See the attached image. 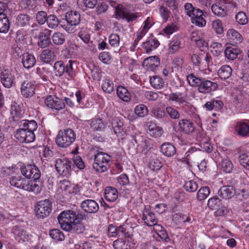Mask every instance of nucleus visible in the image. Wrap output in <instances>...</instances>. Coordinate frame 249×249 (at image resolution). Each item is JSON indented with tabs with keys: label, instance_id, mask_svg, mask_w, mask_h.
<instances>
[{
	"label": "nucleus",
	"instance_id": "obj_33",
	"mask_svg": "<svg viewBox=\"0 0 249 249\" xmlns=\"http://www.w3.org/2000/svg\"><path fill=\"white\" fill-rule=\"evenodd\" d=\"M118 96L124 102H128L130 100V94L128 90L123 86H119L117 89Z\"/></svg>",
	"mask_w": 249,
	"mask_h": 249
},
{
	"label": "nucleus",
	"instance_id": "obj_52",
	"mask_svg": "<svg viewBox=\"0 0 249 249\" xmlns=\"http://www.w3.org/2000/svg\"><path fill=\"white\" fill-rule=\"evenodd\" d=\"M11 113L13 117L16 120L22 114V111L20 106L17 103H15L11 106Z\"/></svg>",
	"mask_w": 249,
	"mask_h": 249
},
{
	"label": "nucleus",
	"instance_id": "obj_34",
	"mask_svg": "<svg viewBox=\"0 0 249 249\" xmlns=\"http://www.w3.org/2000/svg\"><path fill=\"white\" fill-rule=\"evenodd\" d=\"M160 43L158 40L155 39H151L149 40L142 43V47L145 50L146 53L157 48Z\"/></svg>",
	"mask_w": 249,
	"mask_h": 249
},
{
	"label": "nucleus",
	"instance_id": "obj_59",
	"mask_svg": "<svg viewBox=\"0 0 249 249\" xmlns=\"http://www.w3.org/2000/svg\"><path fill=\"white\" fill-rule=\"evenodd\" d=\"M239 162L245 168L249 170V153H243L240 155Z\"/></svg>",
	"mask_w": 249,
	"mask_h": 249
},
{
	"label": "nucleus",
	"instance_id": "obj_56",
	"mask_svg": "<svg viewBox=\"0 0 249 249\" xmlns=\"http://www.w3.org/2000/svg\"><path fill=\"white\" fill-rule=\"evenodd\" d=\"M49 234L52 238L57 241H62L65 238L63 232L57 229L51 230Z\"/></svg>",
	"mask_w": 249,
	"mask_h": 249
},
{
	"label": "nucleus",
	"instance_id": "obj_2",
	"mask_svg": "<svg viewBox=\"0 0 249 249\" xmlns=\"http://www.w3.org/2000/svg\"><path fill=\"white\" fill-rule=\"evenodd\" d=\"M11 185L18 188L38 194L42 190V183L37 180H29L21 176L12 177L10 180Z\"/></svg>",
	"mask_w": 249,
	"mask_h": 249
},
{
	"label": "nucleus",
	"instance_id": "obj_3",
	"mask_svg": "<svg viewBox=\"0 0 249 249\" xmlns=\"http://www.w3.org/2000/svg\"><path fill=\"white\" fill-rule=\"evenodd\" d=\"M95 151L94 153V162L93 168L97 172L103 173L107 171L109 167V162L111 157L108 154L96 150L94 148H91L90 151Z\"/></svg>",
	"mask_w": 249,
	"mask_h": 249
},
{
	"label": "nucleus",
	"instance_id": "obj_14",
	"mask_svg": "<svg viewBox=\"0 0 249 249\" xmlns=\"http://www.w3.org/2000/svg\"><path fill=\"white\" fill-rule=\"evenodd\" d=\"M217 88L216 83L202 78L197 89L200 93L208 94L215 91Z\"/></svg>",
	"mask_w": 249,
	"mask_h": 249
},
{
	"label": "nucleus",
	"instance_id": "obj_48",
	"mask_svg": "<svg viewBox=\"0 0 249 249\" xmlns=\"http://www.w3.org/2000/svg\"><path fill=\"white\" fill-rule=\"evenodd\" d=\"M46 22H47L48 26L51 29L56 28L59 23L57 17L53 14L48 16L47 20Z\"/></svg>",
	"mask_w": 249,
	"mask_h": 249
},
{
	"label": "nucleus",
	"instance_id": "obj_11",
	"mask_svg": "<svg viewBox=\"0 0 249 249\" xmlns=\"http://www.w3.org/2000/svg\"><path fill=\"white\" fill-rule=\"evenodd\" d=\"M21 174L27 178H33V180L38 181L41 173L35 165L28 164L21 168Z\"/></svg>",
	"mask_w": 249,
	"mask_h": 249
},
{
	"label": "nucleus",
	"instance_id": "obj_32",
	"mask_svg": "<svg viewBox=\"0 0 249 249\" xmlns=\"http://www.w3.org/2000/svg\"><path fill=\"white\" fill-rule=\"evenodd\" d=\"M240 51L238 49L232 47H227L224 52L225 57L231 60L236 59Z\"/></svg>",
	"mask_w": 249,
	"mask_h": 249
},
{
	"label": "nucleus",
	"instance_id": "obj_7",
	"mask_svg": "<svg viewBox=\"0 0 249 249\" xmlns=\"http://www.w3.org/2000/svg\"><path fill=\"white\" fill-rule=\"evenodd\" d=\"M71 161L64 158L56 160L55 167L58 173L62 176L68 177L71 171Z\"/></svg>",
	"mask_w": 249,
	"mask_h": 249
},
{
	"label": "nucleus",
	"instance_id": "obj_21",
	"mask_svg": "<svg viewBox=\"0 0 249 249\" xmlns=\"http://www.w3.org/2000/svg\"><path fill=\"white\" fill-rule=\"evenodd\" d=\"M226 37L229 42L232 44H237L242 40V36L233 29H230L227 31Z\"/></svg>",
	"mask_w": 249,
	"mask_h": 249
},
{
	"label": "nucleus",
	"instance_id": "obj_35",
	"mask_svg": "<svg viewBox=\"0 0 249 249\" xmlns=\"http://www.w3.org/2000/svg\"><path fill=\"white\" fill-rule=\"evenodd\" d=\"M232 69L228 65L222 66L218 71L219 76L222 79H227L231 75Z\"/></svg>",
	"mask_w": 249,
	"mask_h": 249
},
{
	"label": "nucleus",
	"instance_id": "obj_42",
	"mask_svg": "<svg viewBox=\"0 0 249 249\" xmlns=\"http://www.w3.org/2000/svg\"><path fill=\"white\" fill-rule=\"evenodd\" d=\"M202 79V78L196 76L194 73H191L187 76V80L189 84L193 87H197V88Z\"/></svg>",
	"mask_w": 249,
	"mask_h": 249
},
{
	"label": "nucleus",
	"instance_id": "obj_18",
	"mask_svg": "<svg viewBox=\"0 0 249 249\" xmlns=\"http://www.w3.org/2000/svg\"><path fill=\"white\" fill-rule=\"evenodd\" d=\"M236 134L242 137L249 136V125L243 122H238L234 126Z\"/></svg>",
	"mask_w": 249,
	"mask_h": 249
},
{
	"label": "nucleus",
	"instance_id": "obj_63",
	"mask_svg": "<svg viewBox=\"0 0 249 249\" xmlns=\"http://www.w3.org/2000/svg\"><path fill=\"white\" fill-rule=\"evenodd\" d=\"M71 187V182L67 179L61 180L58 183V188L62 191L70 192V189Z\"/></svg>",
	"mask_w": 249,
	"mask_h": 249
},
{
	"label": "nucleus",
	"instance_id": "obj_60",
	"mask_svg": "<svg viewBox=\"0 0 249 249\" xmlns=\"http://www.w3.org/2000/svg\"><path fill=\"white\" fill-rule=\"evenodd\" d=\"M184 188L187 192H194L197 189L198 185L195 181L189 180L185 182Z\"/></svg>",
	"mask_w": 249,
	"mask_h": 249
},
{
	"label": "nucleus",
	"instance_id": "obj_31",
	"mask_svg": "<svg viewBox=\"0 0 249 249\" xmlns=\"http://www.w3.org/2000/svg\"><path fill=\"white\" fill-rule=\"evenodd\" d=\"M181 48V41L177 36H174L169 44L168 52L171 54L177 53Z\"/></svg>",
	"mask_w": 249,
	"mask_h": 249
},
{
	"label": "nucleus",
	"instance_id": "obj_40",
	"mask_svg": "<svg viewBox=\"0 0 249 249\" xmlns=\"http://www.w3.org/2000/svg\"><path fill=\"white\" fill-rule=\"evenodd\" d=\"M30 17L24 14H19L16 18V23L20 27H24L29 24Z\"/></svg>",
	"mask_w": 249,
	"mask_h": 249
},
{
	"label": "nucleus",
	"instance_id": "obj_10",
	"mask_svg": "<svg viewBox=\"0 0 249 249\" xmlns=\"http://www.w3.org/2000/svg\"><path fill=\"white\" fill-rule=\"evenodd\" d=\"M149 206H145L142 211V220L148 226H155L156 228L162 229V227L158 224V220L155 215V214L151 212Z\"/></svg>",
	"mask_w": 249,
	"mask_h": 249
},
{
	"label": "nucleus",
	"instance_id": "obj_17",
	"mask_svg": "<svg viewBox=\"0 0 249 249\" xmlns=\"http://www.w3.org/2000/svg\"><path fill=\"white\" fill-rule=\"evenodd\" d=\"M83 210L89 213H95L99 210L98 203L92 199H87L81 204Z\"/></svg>",
	"mask_w": 249,
	"mask_h": 249
},
{
	"label": "nucleus",
	"instance_id": "obj_6",
	"mask_svg": "<svg viewBox=\"0 0 249 249\" xmlns=\"http://www.w3.org/2000/svg\"><path fill=\"white\" fill-rule=\"evenodd\" d=\"M65 19L67 25L62 26L64 30L69 33H73L76 29L75 26L78 25L80 21V15L75 11L68 12L65 15Z\"/></svg>",
	"mask_w": 249,
	"mask_h": 249
},
{
	"label": "nucleus",
	"instance_id": "obj_27",
	"mask_svg": "<svg viewBox=\"0 0 249 249\" xmlns=\"http://www.w3.org/2000/svg\"><path fill=\"white\" fill-rule=\"evenodd\" d=\"M203 134L199 133L197 134L196 138L200 142L201 147L207 152L210 153L213 150V146L209 142L208 138L203 137Z\"/></svg>",
	"mask_w": 249,
	"mask_h": 249
},
{
	"label": "nucleus",
	"instance_id": "obj_37",
	"mask_svg": "<svg viewBox=\"0 0 249 249\" xmlns=\"http://www.w3.org/2000/svg\"><path fill=\"white\" fill-rule=\"evenodd\" d=\"M196 15L192 19V22L199 27H203L206 25V21L203 18V13L202 10L195 12Z\"/></svg>",
	"mask_w": 249,
	"mask_h": 249
},
{
	"label": "nucleus",
	"instance_id": "obj_54",
	"mask_svg": "<svg viewBox=\"0 0 249 249\" xmlns=\"http://www.w3.org/2000/svg\"><path fill=\"white\" fill-rule=\"evenodd\" d=\"M221 169L226 173H230L233 168V164L231 161L228 159H224L221 162Z\"/></svg>",
	"mask_w": 249,
	"mask_h": 249
},
{
	"label": "nucleus",
	"instance_id": "obj_41",
	"mask_svg": "<svg viewBox=\"0 0 249 249\" xmlns=\"http://www.w3.org/2000/svg\"><path fill=\"white\" fill-rule=\"evenodd\" d=\"M135 113L140 117H144L148 114V110L147 107L143 104L137 105L134 109Z\"/></svg>",
	"mask_w": 249,
	"mask_h": 249
},
{
	"label": "nucleus",
	"instance_id": "obj_16",
	"mask_svg": "<svg viewBox=\"0 0 249 249\" xmlns=\"http://www.w3.org/2000/svg\"><path fill=\"white\" fill-rule=\"evenodd\" d=\"M56 50L54 47L47 48L42 51L40 59L42 62L49 63L53 61L56 57Z\"/></svg>",
	"mask_w": 249,
	"mask_h": 249
},
{
	"label": "nucleus",
	"instance_id": "obj_64",
	"mask_svg": "<svg viewBox=\"0 0 249 249\" xmlns=\"http://www.w3.org/2000/svg\"><path fill=\"white\" fill-rule=\"evenodd\" d=\"M236 21L241 25H245L248 23V18L246 14L243 12H238L235 17Z\"/></svg>",
	"mask_w": 249,
	"mask_h": 249
},
{
	"label": "nucleus",
	"instance_id": "obj_36",
	"mask_svg": "<svg viewBox=\"0 0 249 249\" xmlns=\"http://www.w3.org/2000/svg\"><path fill=\"white\" fill-rule=\"evenodd\" d=\"M13 233L16 236L17 239L23 241H27L28 239V234L26 231L18 227H15L13 229Z\"/></svg>",
	"mask_w": 249,
	"mask_h": 249
},
{
	"label": "nucleus",
	"instance_id": "obj_50",
	"mask_svg": "<svg viewBox=\"0 0 249 249\" xmlns=\"http://www.w3.org/2000/svg\"><path fill=\"white\" fill-rule=\"evenodd\" d=\"M213 30L218 35H221L224 32V27L222 23L219 19L213 20L212 22Z\"/></svg>",
	"mask_w": 249,
	"mask_h": 249
},
{
	"label": "nucleus",
	"instance_id": "obj_46",
	"mask_svg": "<svg viewBox=\"0 0 249 249\" xmlns=\"http://www.w3.org/2000/svg\"><path fill=\"white\" fill-rule=\"evenodd\" d=\"M19 5L22 9L28 10H33L36 7L34 0H22L20 2Z\"/></svg>",
	"mask_w": 249,
	"mask_h": 249
},
{
	"label": "nucleus",
	"instance_id": "obj_39",
	"mask_svg": "<svg viewBox=\"0 0 249 249\" xmlns=\"http://www.w3.org/2000/svg\"><path fill=\"white\" fill-rule=\"evenodd\" d=\"M150 82L151 86L156 89L162 88L164 84V82L162 78L157 75L151 77L150 79Z\"/></svg>",
	"mask_w": 249,
	"mask_h": 249
},
{
	"label": "nucleus",
	"instance_id": "obj_47",
	"mask_svg": "<svg viewBox=\"0 0 249 249\" xmlns=\"http://www.w3.org/2000/svg\"><path fill=\"white\" fill-rule=\"evenodd\" d=\"M113 246L115 249H131L128 241L116 240L114 241Z\"/></svg>",
	"mask_w": 249,
	"mask_h": 249
},
{
	"label": "nucleus",
	"instance_id": "obj_22",
	"mask_svg": "<svg viewBox=\"0 0 249 249\" xmlns=\"http://www.w3.org/2000/svg\"><path fill=\"white\" fill-rule=\"evenodd\" d=\"M178 124L180 130L186 134H191L195 131L194 124L189 120H181Z\"/></svg>",
	"mask_w": 249,
	"mask_h": 249
},
{
	"label": "nucleus",
	"instance_id": "obj_51",
	"mask_svg": "<svg viewBox=\"0 0 249 249\" xmlns=\"http://www.w3.org/2000/svg\"><path fill=\"white\" fill-rule=\"evenodd\" d=\"M221 204V200L217 197H213L208 201L207 205L212 210L217 209Z\"/></svg>",
	"mask_w": 249,
	"mask_h": 249
},
{
	"label": "nucleus",
	"instance_id": "obj_24",
	"mask_svg": "<svg viewBox=\"0 0 249 249\" xmlns=\"http://www.w3.org/2000/svg\"><path fill=\"white\" fill-rule=\"evenodd\" d=\"M160 151L163 155L168 157H172L176 153V147L169 142L162 144L160 147Z\"/></svg>",
	"mask_w": 249,
	"mask_h": 249
},
{
	"label": "nucleus",
	"instance_id": "obj_49",
	"mask_svg": "<svg viewBox=\"0 0 249 249\" xmlns=\"http://www.w3.org/2000/svg\"><path fill=\"white\" fill-rule=\"evenodd\" d=\"M210 190L208 187L205 186L201 188L197 193V199L202 201L206 199L209 195Z\"/></svg>",
	"mask_w": 249,
	"mask_h": 249
},
{
	"label": "nucleus",
	"instance_id": "obj_57",
	"mask_svg": "<svg viewBox=\"0 0 249 249\" xmlns=\"http://www.w3.org/2000/svg\"><path fill=\"white\" fill-rule=\"evenodd\" d=\"M48 16L46 12L43 11H38L36 14V20L39 24L43 25L47 20Z\"/></svg>",
	"mask_w": 249,
	"mask_h": 249
},
{
	"label": "nucleus",
	"instance_id": "obj_29",
	"mask_svg": "<svg viewBox=\"0 0 249 249\" xmlns=\"http://www.w3.org/2000/svg\"><path fill=\"white\" fill-rule=\"evenodd\" d=\"M90 127L94 131H102L105 127L104 122L100 118H94L89 121Z\"/></svg>",
	"mask_w": 249,
	"mask_h": 249
},
{
	"label": "nucleus",
	"instance_id": "obj_12",
	"mask_svg": "<svg viewBox=\"0 0 249 249\" xmlns=\"http://www.w3.org/2000/svg\"><path fill=\"white\" fill-rule=\"evenodd\" d=\"M51 210V202L48 199L39 201L36 208V215L42 218L48 216Z\"/></svg>",
	"mask_w": 249,
	"mask_h": 249
},
{
	"label": "nucleus",
	"instance_id": "obj_61",
	"mask_svg": "<svg viewBox=\"0 0 249 249\" xmlns=\"http://www.w3.org/2000/svg\"><path fill=\"white\" fill-rule=\"evenodd\" d=\"M112 124L114 132L116 134L121 133L123 130V123L118 119H114L112 120Z\"/></svg>",
	"mask_w": 249,
	"mask_h": 249
},
{
	"label": "nucleus",
	"instance_id": "obj_15",
	"mask_svg": "<svg viewBox=\"0 0 249 249\" xmlns=\"http://www.w3.org/2000/svg\"><path fill=\"white\" fill-rule=\"evenodd\" d=\"M229 4L225 0H220L212 6L213 13L218 17H224L228 14Z\"/></svg>",
	"mask_w": 249,
	"mask_h": 249
},
{
	"label": "nucleus",
	"instance_id": "obj_1",
	"mask_svg": "<svg viewBox=\"0 0 249 249\" xmlns=\"http://www.w3.org/2000/svg\"><path fill=\"white\" fill-rule=\"evenodd\" d=\"M20 128L16 130L15 136L20 142L30 143L34 141L35 135L34 131L37 127V123L34 120H23Z\"/></svg>",
	"mask_w": 249,
	"mask_h": 249
},
{
	"label": "nucleus",
	"instance_id": "obj_25",
	"mask_svg": "<svg viewBox=\"0 0 249 249\" xmlns=\"http://www.w3.org/2000/svg\"><path fill=\"white\" fill-rule=\"evenodd\" d=\"M148 166L153 171L159 170L162 167V163L156 154L154 153L151 154Z\"/></svg>",
	"mask_w": 249,
	"mask_h": 249
},
{
	"label": "nucleus",
	"instance_id": "obj_55",
	"mask_svg": "<svg viewBox=\"0 0 249 249\" xmlns=\"http://www.w3.org/2000/svg\"><path fill=\"white\" fill-rule=\"evenodd\" d=\"M128 11L122 5H118L115 8V18H125Z\"/></svg>",
	"mask_w": 249,
	"mask_h": 249
},
{
	"label": "nucleus",
	"instance_id": "obj_5",
	"mask_svg": "<svg viewBox=\"0 0 249 249\" xmlns=\"http://www.w3.org/2000/svg\"><path fill=\"white\" fill-rule=\"evenodd\" d=\"M57 219L63 230H70L71 228V225L77 220V215L72 210L64 211L58 215Z\"/></svg>",
	"mask_w": 249,
	"mask_h": 249
},
{
	"label": "nucleus",
	"instance_id": "obj_44",
	"mask_svg": "<svg viewBox=\"0 0 249 249\" xmlns=\"http://www.w3.org/2000/svg\"><path fill=\"white\" fill-rule=\"evenodd\" d=\"M52 40L53 43L55 45H60L63 44L65 41V36L61 32H55L52 36Z\"/></svg>",
	"mask_w": 249,
	"mask_h": 249
},
{
	"label": "nucleus",
	"instance_id": "obj_28",
	"mask_svg": "<svg viewBox=\"0 0 249 249\" xmlns=\"http://www.w3.org/2000/svg\"><path fill=\"white\" fill-rule=\"evenodd\" d=\"M143 64L153 71L160 65V61L157 56H151L145 59Z\"/></svg>",
	"mask_w": 249,
	"mask_h": 249
},
{
	"label": "nucleus",
	"instance_id": "obj_23",
	"mask_svg": "<svg viewBox=\"0 0 249 249\" xmlns=\"http://www.w3.org/2000/svg\"><path fill=\"white\" fill-rule=\"evenodd\" d=\"M21 62L25 68L29 69L35 65L36 61L33 55L26 53L22 55Z\"/></svg>",
	"mask_w": 249,
	"mask_h": 249
},
{
	"label": "nucleus",
	"instance_id": "obj_58",
	"mask_svg": "<svg viewBox=\"0 0 249 249\" xmlns=\"http://www.w3.org/2000/svg\"><path fill=\"white\" fill-rule=\"evenodd\" d=\"M131 234L127 229V226L125 225L120 226L118 227V237H130Z\"/></svg>",
	"mask_w": 249,
	"mask_h": 249
},
{
	"label": "nucleus",
	"instance_id": "obj_53",
	"mask_svg": "<svg viewBox=\"0 0 249 249\" xmlns=\"http://www.w3.org/2000/svg\"><path fill=\"white\" fill-rule=\"evenodd\" d=\"M211 48L212 53L215 56L220 55L223 50L222 45L219 42H213Z\"/></svg>",
	"mask_w": 249,
	"mask_h": 249
},
{
	"label": "nucleus",
	"instance_id": "obj_30",
	"mask_svg": "<svg viewBox=\"0 0 249 249\" xmlns=\"http://www.w3.org/2000/svg\"><path fill=\"white\" fill-rule=\"evenodd\" d=\"M168 99L169 102H174L178 105L186 102V98L180 92L170 94L168 95Z\"/></svg>",
	"mask_w": 249,
	"mask_h": 249
},
{
	"label": "nucleus",
	"instance_id": "obj_13",
	"mask_svg": "<svg viewBox=\"0 0 249 249\" xmlns=\"http://www.w3.org/2000/svg\"><path fill=\"white\" fill-rule=\"evenodd\" d=\"M0 77L1 84L6 88L9 89L15 85V77L10 70H2Z\"/></svg>",
	"mask_w": 249,
	"mask_h": 249
},
{
	"label": "nucleus",
	"instance_id": "obj_43",
	"mask_svg": "<svg viewBox=\"0 0 249 249\" xmlns=\"http://www.w3.org/2000/svg\"><path fill=\"white\" fill-rule=\"evenodd\" d=\"M53 69L55 75L61 76L65 71V65L62 61H58L54 64Z\"/></svg>",
	"mask_w": 249,
	"mask_h": 249
},
{
	"label": "nucleus",
	"instance_id": "obj_26",
	"mask_svg": "<svg viewBox=\"0 0 249 249\" xmlns=\"http://www.w3.org/2000/svg\"><path fill=\"white\" fill-rule=\"evenodd\" d=\"M105 197L106 199L110 202H114L118 198L117 190L112 187H107L105 191Z\"/></svg>",
	"mask_w": 249,
	"mask_h": 249
},
{
	"label": "nucleus",
	"instance_id": "obj_8",
	"mask_svg": "<svg viewBox=\"0 0 249 249\" xmlns=\"http://www.w3.org/2000/svg\"><path fill=\"white\" fill-rule=\"evenodd\" d=\"M36 88L35 81L25 80L21 84V94L25 98H31L35 94Z\"/></svg>",
	"mask_w": 249,
	"mask_h": 249
},
{
	"label": "nucleus",
	"instance_id": "obj_9",
	"mask_svg": "<svg viewBox=\"0 0 249 249\" xmlns=\"http://www.w3.org/2000/svg\"><path fill=\"white\" fill-rule=\"evenodd\" d=\"M44 103L48 108L55 110L64 109L65 105L63 101L54 95H48L44 100Z\"/></svg>",
	"mask_w": 249,
	"mask_h": 249
},
{
	"label": "nucleus",
	"instance_id": "obj_4",
	"mask_svg": "<svg viewBox=\"0 0 249 249\" xmlns=\"http://www.w3.org/2000/svg\"><path fill=\"white\" fill-rule=\"evenodd\" d=\"M76 134L71 128L59 131L55 138L56 144L60 147L67 148L75 140Z\"/></svg>",
	"mask_w": 249,
	"mask_h": 249
},
{
	"label": "nucleus",
	"instance_id": "obj_20",
	"mask_svg": "<svg viewBox=\"0 0 249 249\" xmlns=\"http://www.w3.org/2000/svg\"><path fill=\"white\" fill-rule=\"evenodd\" d=\"M235 194L236 192L234 188L230 185L222 186L218 191V195L225 199L231 198Z\"/></svg>",
	"mask_w": 249,
	"mask_h": 249
},
{
	"label": "nucleus",
	"instance_id": "obj_62",
	"mask_svg": "<svg viewBox=\"0 0 249 249\" xmlns=\"http://www.w3.org/2000/svg\"><path fill=\"white\" fill-rule=\"evenodd\" d=\"M78 36L85 43H88L90 38L89 32L86 28L81 29L78 33Z\"/></svg>",
	"mask_w": 249,
	"mask_h": 249
},
{
	"label": "nucleus",
	"instance_id": "obj_19",
	"mask_svg": "<svg viewBox=\"0 0 249 249\" xmlns=\"http://www.w3.org/2000/svg\"><path fill=\"white\" fill-rule=\"evenodd\" d=\"M51 32V30L45 29L42 32L39 33V40L37 42V45L39 47L45 48L49 45L50 43L49 37Z\"/></svg>",
	"mask_w": 249,
	"mask_h": 249
},
{
	"label": "nucleus",
	"instance_id": "obj_45",
	"mask_svg": "<svg viewBox=\"0 0 249 249\" xmlns=\"http://www.w3.org/2000/svg\"><path fill=\"white\" fill-rule=\"evenodd\" d=\"M102 88L104 91L107 93H111L114 90V84L111 80L106 78L102 85Z\"/></svg>",
	"mask_w": 249,
	"mask_h": 249
},
{
	"label": "nucleus",
	"instance_id": "obj_38",
	"mask_svg": "<svg viewBox=\"0 0 249 249\" xmlns=\"http://www.w3.org/2000/svg\"><path fill=\"white\" fill-rule=\"evenodd\" d=\"M10 22L6 15H0V32L7 33L9 30Z\"/></svg>",
	"mask_w": 249,
	"mask_h": 249
}]
</instances>
